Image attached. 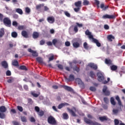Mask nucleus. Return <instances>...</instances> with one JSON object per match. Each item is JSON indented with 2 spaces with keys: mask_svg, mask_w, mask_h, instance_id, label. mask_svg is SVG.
<instances>
[{
  "mask_svg": "<svg viewBox=\"0 0 125 125\" xmlns=\"http://www.w3.org/2000/svg\"><path fill=\"white\" fill-rule=\"evenodd\" d=\"M81 10V8L78 7V8H75L74 9V10L75 12H79V11Z\"/></svg>",
  "mask_w": 125,
  "mask_h": 125,
  "instance_id": "69168bd1",
  "label": "nucleus"
},
{
  "mask_svg": "<svg viewBox=\"0 0 125 125\" xmlns=\"http://www.w3.org/2000/svg\"><path fill=\"white\" fill-rule=\"evenodd\" d=\"M61 87H63L64 89L65 90H67V91H72V89L71 87L68 86L67 85H61Z\"/></svg>",
  "mask_w": 125,
  "mask_h": 125,
  "instance_id": "a211bd4d",
  "label": "nucleus"
},
{
  "mask_svg": "<svg viewBox=\"0 0 125 125\" xmlns=\"http://www.w3.org/2000/svg\"><path fill=\"white\" fill-rule=\"evenodd\" d=\"M74 41H76V39H74L72 41L73 47L74 48H79V47L81 46V44L78 42H75Z\"/></svg>",
  "mask_w": 125,
  "mask_h": 125,
  "instance_id": "1a4fd4ad",
  "label": "nucleus"
},
{
  "mask_svg": "<svg viewBox=\"0 0 125 125\" xmlns=\"http://www.w3.org/2000/svg\"><path fill=\"white\" fill-rule=\"evenodd\" d=\"M99 119L101 121V122H104V121H108V118L105 116L100 117Z\"/></svg>",
  "mask_w": 125,
  "mask_h": 125,
  "instance_id": "bb28decb",
  "label": "nucleus"
},
{
  "mask_svg": "<svg viewBox=\"0 0 125 125\" xmlns=\"http://www.w3.org/2000/svg\"><path fill=\"white\" fill-rule=\"evenodd\" d=\"M76 26H77V27H79V28H82L83 27V24L82 23L80 24L79 22H76Z\"/></svg>",
  "mask_w": 125,
  "mask_h": 125,
  "instance_id": "4d7b16f0",
  "label": "nucleus"
},
{
  "mask_svg": "<svg viewBox=\"0 0 125 125\" xmlns=\"http://www.w3.org/2000/svg\"><path fill=\"white\" fill-rule=\"evenodd\" d=\"M85 35H86V36H88V38L90 40H92L94 38H93V35H92V34H91V32H90L89 31V30H88V29H87L85 31Z\"/></svg>",
  "mask_w": 125,
  "mask_h": 125,
  "instance_id": "0eeeda50",
  "label": "nucleus"
},
{
  "mask_svg": "<svg viewBox=\"0 0 125 125\" xmlns=\"http://www.w3.org/2000/svg\"><path fill=\"white\" fill-rule=\"evenodd\" d=\"M62 117L64 120H68V119H69V116L68 115V114H67V113H64L62 114Z\"/></svg>",
  "mask_w": 125,
  "mask_h": 125,
  "instance_id": "393cba45",
  "label": "nucleus"
},
{
  "mask_svg": "<svg viewBox=\"0 0 125 125\" xmlns=\"http://www.w3.org/2000/svg\"><path fill=\"white\" fill-rule=\"evenodd\" d=\"M14 80L13 78H10L7 80V83H13Z\"/></svg>",
  "mask_w": 125,
  "mask_h": 125,
  "instance_id": "603ef678",
  "label": "nucleus"
},
{
  "mask_svg": "<svg viewBox=\"0 0 125 125\" xmlns=\"http://www.w3.org/2000/svg\"><path fill=\"white\" fill-rule=\"evenodd\" d=\"M73 63L74 64H77V63H78V61L76 60H73L72 62H69V66L71 69H73Z\"/></svg>",
  "mask_w": 125,
  "mask_h": 125,
  "instance_id": "a878e982",
  "label": "nucleus"
},
{
  "mask_svg": "<svg viewBox=\"0 0 125 125\" xmlns=\"http://www.w3.org/2000/svg\"><path fill=\"white\" fill-rule=\"evenodd\" d=\"M47 21L50 23V24H53L54 22H55V19L54 18V17L51 16V17H48L47 18Z\"/></svg>",
  "mask_w": 125,
  "mask_h": 125,
  "instance_id": "9d476101",
  "label": "nucleus"
},
{
  "mask_svg": "<svg viewBox=\"0 0 125 125\" xmlns=\"http://www.w3.org/2000/svg\"><path fill=\"white\" fill-rule=\"evenodd\" d=\"M16 12H17V13H19V14H20L21 15L23 14V11L20 8H17L16 9Z\"/></svg>",
  "mask_w": 125,
  "mask_h": 125,
  "instance_id": "5701e85b",
  "label": "nucleus"
},
{
  "mask_svg": "<svg viewBox=\"0 0 125 125\" xmlns=\"http://www.w3.org/2000/svg\"><path fill=\"white\" fill-rule=\"evenodd\" d=\"M12 64H13V66H18V65H19L18 61H17V60H15L13 61Z\"/></svg>",
  "mask_w": 125,
  "mask_h": 125,
  "instance_id": "58836bf2",
  "label": "nucleus"
},
{
  "mask_svg": "<svg viewBox=\"0 0 125 125\" xmlns=\"http://www.w3.org/2000/svg\"><path fill=\"white\" fill-rule=\"evenodd\" d=\"M12 124L14 125H20V123H19V122H16V121H13Z\"/></svg>",
  "mask_w": 125,
  "mask_h": 125,
  "instance_id": "680f3d73",
  "label": "nucleus"
},
{
  "mask_svg": "<svg viewBox=\"0 0 125 125\" xmlns=\"http://www.w3.org/2000/svg\"><path fill=\"white\" fill-rule=\"evenodd\" d=\"M35 110L37 113H38V112L40 111V107L39 106H35Z\"/></svg>",
  "mask_w": 125,
  "mask_h": 125,
  "instance_id": "6e6d98bb",
  "label": "nucleus"
},
{
  "mask_svg": "<svg viewBox=\"0 0 125 125\" xmlns=\"http://www.w3.org/2000/svg\"><path fill=\"white\" fill-rule=\"evenodd\" d=\"M32 55L33 57H38L39 56V54L37 52V51H34L32 52Z\"/></svg>",
  "mask_w": 125,
  "mask_h": 125,
  "instance_id": "473e14b6",
  "label": "nucleus"
},
{
  "mask_svg": "<svg viewBox=\"0 0 125 125\" xmlns=\"http://www.w3.org/2000/svg\"><path fill=\"white\" fill-rule=\"evenodd\" d=\"M90 3L89 2V1L87 0H84L83 2V5H89V4Z\"/></svg>",
  "mask_w": 125,
  "mask_h": 125,
  "instance_id": "e433bc0d",
  "label": "nucleus"
},
{
  "mask_svg": "<svg viewBox=\"0 0 125 125\" xmlns=\"http://www.w3.org/2000/svg\"><path fill=\"white\" fill-rule=\"evenodd\" d=\"M64 79L67 82H71V81H75V76L73 75L70 74L69 78L65 77Z\"/></svg>",
  "mask_w": 125,
  "mask_h": 125,
  "instance_id": "9b49d317",
  "label": "nucleus"
},
{
  "mask_svg": "<svg viewBox=\"0 0 125 125\" xmlns=\"http://www.w3.org/2000/svg\"><path fill=\"white\" fill-rule=\"evenodd\" d=\"M74 71H76L77 73L80 72V68L78 67L77 66H75V68H73Z\"/></svg>",
  "mask_w": 125,
  "mask_h": 125,
  "instance_id": "3c124183",
  "label": "nucleus"
},
{
  "mask_svg": "<svg viewBox=\"0 0 125 125\" xmlns=\"http://www.w3.org/2000/svg\"><path fill=\"white\" fill-rule=\"evenodd\" d=\"M20 69H21V70H25V71H27V67H26V66L25 65H21Z\"/></svg>",
  "mask_w": 125,
  "mask_h": 125,
  "instance_id": "09e8293b",
  "label": "nucleus"
},
{
  "mask_svg": "<svg viewBox=\"0 0 125 125\" xmlns=\"http://www.w3.org/2000/svg\"><path fill=\"white\" fill-rule=\"evenodd\" d=\"M102 18L103 19H115V18H116V15H109L108 14H106L104 15Z\"/></svg>",
  "mask_w": 125,
  "mask_h": 125,
  "instance_id": "39448f33",
  "label": "nucleus"
},
{
  "mask_svg": "<svg viewBox=\"0 0 125 125\" xmlns=\"http://www.w3.org/2000/svg\"><path fill=\"white\" fill-rule=\"evenodd\" d=\"M107 87L106 86H104L103 89V92L105 94V95L106 96H109L110 95V91L107 90Z\"/></svg>",
  "mask_w": 125,
  "mask_h": 125,
  "instance_id": "6e6552de",
  "label": "nucleus"
},
{
  "mask_svg": "<svg viewBox=\"0 0 125 125\" xmlns=\"http://www.w3.org/2000/svg\"><path fill=\"white\" fill-rule=\"evenodd\" d=\"M1 64L2 67L4 68V69H7V68H8V64L7 63L6 61H2Z\"/></svg>",
  "mask_w": 125,
  "mask_h": 125,
  "instance_id": "dca6fc26",
  "label": "nucleus"
},
{
  "mask_svg": "<svg viewBox=\"0 0 125 125\" xmlns=\"http://www.w3.org/2000/svg\"><path fill=\"white\" fill-rule=\"evenodd\" d=\"M21 122L23 123H26L27 122V118L25 116H21Z\"/></svg>",
  "mask_w": 125,
  "mask_h": 125,
  "instance_id": "f704fd0d",
  "label": "nucleus"
},
{
  "mask_svg": "<svg viewBox=\"0 0 125 125\" xmlns=\"http://www.w3.org/2000/svg\"><path fill=\"white\" fill-rule=\"evenodd\" d=\"M31 95H33L34 97H39V95H40L39 94H38L35 93V92H33V91L31 92Z\"/></svg>",
  "mask_w": 125,
  "mask_h": 125,
  "instance_id": "ea45409f",
  "label": "nucleus"
},
{
  "mask_svg": "<svg viewBox=\"0 0 125 125\" xmlns=\"http://www.w3.org/2000/svg\"><path fill=\"white\" fill-rule=\"evenodd\" d=\"M112 112L114 115H116L119 113V109H113Z\"/></svg>",
  "mask_w": 125,
  "mask_h": 125,
  "instance_id": "49530a36",
  "label": "nucleus"
},
{
  "mask_svg": "<svg viewBox=\"0 0 125 125\" xmlns=\"http://www.w3.org/2000/svg\"><path fill=\"white\" fill-rule=\"evenodd\" d=\"M3 22L4 25L7 27H10L11 26V21L8 18H4Z\"/></svg>",
  "mask_w": 125,
  "mask_h": 125,
  "instance_id": "20e7f679",
  "label": "nucleus"
},
{
  "mask_svg": "<svg viewBox=\"0 0 125 125\" xmlns=\"http://www.w3.org/2000/svg\"><path fill=\"white\" fill-rule=\"evenodd\" d=\"M17 109L20 112H23V107L22 106L18 105L17 106Z\"/></svg>",
  "mask_w": 125,
  "mask_h": 125,
  "instance_id": "de8ad7c7",
  "label": "nucleus"
},
{
  "mask_svg": "<svg viewBox=\"0 0 125 125\" xmlns=\"http://www.w3.org/2000/svg\"><path fill=\"white\" fill-rule=\"evenodd\" d=\"M98 77V81L99 82H103L104 80V76L101 72H98L97 74Z\"/></svg>",
  "mask_w": 125,
  "mask_h": 125,
  "instance_id": "423d86ee",
  "label": "nucleus"
},
{
  "mask_svg": "<svg viewBox=\"0 0 125 125\" xmlns=\"http://www.w3.org/2000/svg\"><path fill=\"white\" fill-rule=\"evenodd\" d=\"M75 5L76 6V7H79L81 8V6H82V1L79 0L77 2H76L75 3Z\"/></svg>",
  "mask_w": 125,
  "mask_h": 125,
  "instance_id": "412c9836",
  "label": "nucleus"
},
{
  "mask_svg": "<svg viewBox=\"0 0 125 125\" xmlns=\"http://www.w3.org/2000/svg\"><path fill=\"white\" fill-rule=\"evenodd\" d=\"M58 41L57 40V39H53L52 40V43H53V44L55 46H56V43H57Z\"/></svg>",
  "mask_w": 125,
  "mask_h": 125,
  "instance_id": "c03bdc74",
  "label": "nucleus"
},
{
  "mask_svg": "<svg viewBox=\"0 0 125 125\" xmlns=\"http://www.w3.org/2000/svg\"><path fill=\"white\" fill-rule=\"evenodd\" d=\"M25 29H26V26L24 25H19L18 27V29H19L20 31L25 30Z\"/></svg>",
  "mask_w": 125,
  "mask_h": 125,
  "instance_id": "b1692460",
  "label": "nucleus"
},
{
  "mask_svg": "<svg viewBox=\"0 0 125 125\" xmlns=\"http://www.w3.org/2000/svg\"><path fill=\"white\" fill-rule=\"evenodd\" d=\"M58 68H59L60 70H63V69H64V67H63V65L60 64L58 65Z\"/></svg>",
  "mask_w": 125,
  "mask_h": 125,
  "instance_id": "8fccbe9b",
  "label": "nucleus"
},
{
  "mask_svg": "<svg viewBox=\"0 0 125 125\" xmlns=\"http://www.w3.org/2000/svg\"><path fill=\"white\" fill-rule=\"evenodd\" d=\"M25 12L27 14H30V13L31 12V9H30V8L29 7H26L25 8Z\"/></svg>",
  "mask_w": 125,
  "mask_h": 125,
  "instance_id": "79ce46f5",
  "label": "nucleus"
},
{
  "mask_svg": "<svg viewBox=\"0 0 125 125\" xmlns=\"http://www.w3.org/2000/svg\"><path fill=\"white\" fill-rule=\"evenodd\" d=\"M69 104L67 103H62L58 105V109H62L64 106H69Z\"/></svg>",
  "mask_w": 125,
  "mask_h": 125,
  "instance_id": "f3484780",
  "label": "nucleus"
},
{
  "mask_svg": "<svg viewBox=\"0 0 125 125\" xmlns=\"http://www.w3.org/2000/svg\"><path fill=\"white\" fill-rule=\"evenodd\" d=\"M104 102L105 103H108V102H109V100L108 99V98H106V97H105V98H104Z\"/></svg>",
  "mask_w": 125,
  "mask_h": 125,
  "instance_id": "052dcab7",
  "label": "nucleus"
},
{
  "mask_svg": "<svg viewBox=\"0 0 125 125\" xmlns=\"http://www.w3.org/2000/svg\"><path fill=\"white\" fill-rule=\"evenodd\" d=\"M36 60H37V61H38V62L39 63H42V62H43V61H42V58H41V57H37V58H36Z\"/></svg>",
  "mask_w": 125,
  "mask_h": 125,
  "instance_id": "4c0bfd02",
  "label": "nucleus"
},
{
  "mask_svg": "<svg viewBox=\"0 0 125 125\" xmlns=\"http://www.w3.org/2000/svg\"><path fill=\"white\" fill-rule=\"evenodd\" d=\"M88 66L91 67V69H93V70H97L98 69V66L94 64V63H89Z\"/></svg>",
  "mask_w": 125,
  "mask_h": 125,
  "instance_id": "f8f14e48",
  "label": "nucleus"
},
{
  "mask_svg": "<svg viewBox=\"0 0 125 125\" xmlns=\"http://www.w3.org/2000/svg\"><path fill=\"white\" fill-rule=\"evenodd\" d=\"M107 39L108 42H113V40H115V37L112 35H108L107 36Z\"/></svg>",
  "mask_w": 125,
  "mask_h": 125,
  "instance_id": "2eb2a0df",
  "label": "nucleus"
},
{
  "mask_svg": "<svg viewBox=\"0 0 125 125\" xmlns=\"http://www.w3.org/2000/svg\"><path fill=\"white\" fill-rule=\"evenodd\" d=\"M33 38V39H38L39 38V33L38 32H34Z\"/></svg>",
  "mask_w": 125,
  "mask_h": 125,
  "instance_id": "7c9ffc66",
  "label": "nucleus"
},
{
  "mask_svg": "<svg viewBox=\"0 0 125 125\" xmlns=\"http://www.w3.org/2000/svg\"><path fill=\"white\" fill-rule=\"evenodd\" d=\"M11 36H12V38H17L18 34H17V32L14 31V32H12Z\"/></svg>",
  "mask_w": 125,
  "mask_h": 125,
  "instance_id": "2f4dec72",
  "label": "nucleus"
},
{
  "mask_svg": "<svg viewBox=\"0 0 125 125\" xmlns=\"http://www.w3.org/2000/svg\"><path fill=\"white\" fill-rule=\"evenodd\" d=\"M84 121L87 125H101V124L97 123V122H93L92 121L87 119V118H84Z\"/></svg>",
  "mask_w": 125,
  "mask_h": 125,
  "instance_id": "7ed1b4c3",
  "label": "nucleus"
},
{
  "mask_svg": "<svg viewBox=\"0 0 125 125\" xmlns=\"http://www.w3.org/2000/svg\"><path fill=\"white\" fill-rule=\"evenodd\" d=\"M21 36L23 37V38H25L26 39H27L29 38V34H28V32L26 31V30H23L21 31Z\"/></svg>",
  "mask_w": 125,
  "mask_h": 125,
  "instance_id": "ddd939ff",
  "label": "nucleus"
},
{
  "mask_svg": "<svg viewBox=\"0 0 125 125\" xmlns=\"http://www.w3.org/2000/svg\"><path fill=\"white\" fill-rule=\"evenodd\" d=\"M38 115L40 117H42L44 115V112L42 110H41L39 112H38Z\"/></svg>",
  "mask_w": 125,
  "mask_h": 125,
  "instance_id": "c756f323",
  "label": "nucleus"
},
{
  "mask_svg": "<svg viewBox=\"0 0 125 125\" xmlns=\"http://www.w3.org/2000/svg\"><path fill=\"white\" fill-rule=\"evenodd\" d=\"M13 17L14 19H18V17H19V16L17 14H14L13 15Z\"/></svg>",
  "mask_w": 125,
  "mask_h": 125,
  "instance_id": "338daca9",
  "label": "nucleus"
},
{
  "mask_svg": "<svg viewBox=\"0 0 125 125\" xmlns=\"http://www.w3.org/2000/svg\"><path fill=\"white\" fill-rule=\"evenodd\" d=\"M110 68H111V70H112V71H116V70H118V66L115 65H112L110 67Z\"/></svg>",
  "mask_w": 125,
  "mask_h": 125,
  "instance_id": "cd10ccee",
  "label": "nucleus"
},
{
  "mask_svg": "<svg viewBox=\"0 0 125 125\" xmlns=\"http://www.w3.org/2000/svg\"><path fill=\"white\" fill-rule=\"evenodd\" d=\"M12 25H13V26H14L15 27H17V26H18V23L16 21H14L12 22Z\"/></svg>",
  "mask_w": 125,
  "mask_h": 125,
  "instance_id": "864d4df0",
  "label": "nucleus"
},
{
  "mask_svg": "<svg viewBox=\"0 0 125 125\" xmlns=\"http://www.w3.org/2000/svg\"><path fill=\"white\" fill-rule=\"evenodd\" d=\"M110 102L112 105H116V102H115V99L113 97H111L110 98Z\"/></svg>",
  "mask_w": 125,
  "mask_h": 125,
  "instance_id": "72a5a7b5",
  "label": "nucleus"
},
{
  "mask_svg": "<svg viewBox=\"0 0 125 125\" xmlns=\"http://www.w3.org/2000/svg\"><path fill=\"white\" fill-rule=\"evenodd\" d=\"M67 110L68 112L71 114V116H72L73 117H76L77 116L76 113L74 112V111H73V109H71L68 108Z\"/></svg>",
  "mask_w": 125,
  "mask_h": 125,
  "instance_id": "aec40b11",
  "label": "nucleus"
},
{
  "mask_svg": "<svg viewBox=\"0 0 125 125\" xmlns=\"http://www.w3.org/2000/svg\"><path fill=\"white\" fill-rule=\"evenodd\" d=\"M89 76L92 79H94V78H95V74H94V72L91 71L89 73Z\"/></svg>",
  "mask_w": 125,
  "mask_h": 125,
  "instance_id": "c85d7f7f",
  "label": "nucleus"
},
{
  "mask_svg": "<svg viewBox=\"0 0 125 125\" xmlns=\"http://www.w3.org/2000/svg\"><path fill=\"white\" fill-rule=\"evenodd\" d=\"M105 63L106 65H113V61L110 59H105Z\"/></svg>",
  "mask_w": 125,
  "mask_h": 125,
  "instance_id": "6ab92c4d",
  "label": "nucleus"
},
{
  "mask_svg": "<svg viewBox=\"0 0 125 125\" xmlns=\"http://www.w3.org/2000/svg\"><path fill=\"white\" fill-rule=\"evenodd\" d=\"M46 44L48 46H52V42H51L50 41L47 42H46Z\"/></svg>",
  "mask_w": 125,
  "mask_h": 125,
  "instance_id": "13d9d810",
  "label": "nucleus"
},
{
  "mask_svg": "<svg viewBox=\"0 0 125 125\" xmlns=\"http://www.w3.org/2000/svg\"><path fill=\"white\" fill-rule=\"evenodd\" d=\"M73 31L75 33H78L79 32V29L78 28V25H75L73 28Z\"/></svg>",
  "mask_w": 125,
  "mask_h": 125,
  "instance_id": "a19ab883",
  "label": "nucleus"
},
{
  "mask_svg": "<svg viewBox=\"0 0 125 125\" xmlns=\"http://www.w3.org/2000/svg\"><path fill=\"white\" fill-rule=\"evenodd\" d=\"M90 90H91V91H95V90H96V88L93 86H91L90 87Z\"/></svg>",
  "mask_w": 125,
  "mask_h": 125,
  "instance_id": "e2e57ef3",
  "label": "nucleus"
},
{
  "mask_svg": "<svg viewBox=\"0 0 125 125\" xmlns=\"http://www.w3.org/2000/svg\"><path fill=\"white\" fill-rule=\"evenodd\" d=\"M119 124H120V122L119 121V120L118 119H115L114 120V125H119Z\"/></svg>",
  "mask_w": 125,
  "mask_h": 125,
  "instance_id": "5fc2aeb1",
  "label": "nucleus"
},
{
  "mask_svg": "<svg viewBox=\"0 0 125 125\" xmlns=\"http://www.w3.org/2000/svg\"><path fill=\"white\" fill-rule=\"evenodd\" d=\"M44 5L43 4H40L36 5V8L37 10H39V9H41V8H42V6H43Z\"/></svg>",
  "mask_w": 125,
  "mask_h": 125,
  "instance_id": "c9c22d12",
  "label": "nucleus"
},
{
  "mask_svg": "<svg viewBox=\"0 0 125 125\" xmlns=\"http://www.w3.org/2000/svg\"><path fill=\"white\" fill-rule=\"evenodd\" d=\"M92 40L93 42H94V43H96V44L97 46H98V47H100V46H101V43H100V42H99V41H98V40H97V39L93 38Z\"/></svg>",
  "mask_w": 125,
  "mask_h": 125,
  "instance_id": "4468645a",
  "label": "nucleus"
},
{
  "mask_svg": "<svg viewBox=\"0 0 125 125\" xmlns=\"http://www.w3.org/2000/svg\"><path fill=\"white\" fill-rule=\"evenodd\" d=\"M30 121L31 122V123H35V122H36V119H35L34 117H31Z\"/></svg>",
  "mask_w": 125,
  "mask_h": 125,
  "instance_id": "0e129e2a",
  "label": "nucleus"
},
{
  "mask_svg": "<svg viewBox=\"0 0 125 125\" xmlns=\"http://www.w3.org/2000/svg\"><path fill=\"white\" fill-rule=\"evenodd\" d=\"M6 107L4 106H0V119H5V112H6Z\"/></svg>",
  "mask_w": 125,
  "mask_h": 125,
  "instance_id": "f257e3e1",
  "label": "nucleus"
},
{
  "mask_svg": "<svg viewBox=\"0 0 125 125\" xmlns=\"http://www.w3.org/2000/svg\"><path fill=\"white\" fill-rule=\"evenodd\" d=\"M54 56L52 55L51 57L49 58V62H50V61H52V60H54Z\"/></svg>",
  "mask_w": 125,
  "mask_h": 125,
  "instance_id": "bf43d9fd",
  "label": "nucleus"
},
{
  "mask_svg": "<svg viewBox=\"0 0 125 125\" xmlns=\"http://www.w3.org/2000/svg\"><path fill=\"white\" fill-rule=\"evenodd\" d=\"M83 47L85 49H88V45H87V43L85 42L83 43Z\"/></svg>",
  "mask_w": 125,
  "mask_h": 125,
  "instance_id": "37998d69",
  "label": "nucleus"
},
{
  "mask_svg": "<svg viewBox=\"0 0 125 125\" xmlns=\"http://www.w3.org/2000/svg\"><path fill=\"white\" fill-rule=\"evenodd\" d=\"M48 123L50 125H57V121L55 120V118L52 116H50L47 119Z\"/></svg>",
  "mask_w": 125,
  "mask_h": 125,
  "instance_id": "f03ea898",
  "label": "nucleus"
},
{
  "mask_svg": "<svg viewBox=\"0 0 125 125\" xmlns=\"http://www.w3.org/2000/svg\"><path fill=\"white\" fill-rule=\"evenodd\" d=\"M6 76H11V72L9 70H7L6 72Z\"/></svg>",
  "mask_w": 125,
  "mask_h": 125,
  "instance_id": "774afa93",
  "label": "nucleus"
},
{
  "mask_svg": "<svg viewBox=\"0 0 125 125\" xmlns=\"http://www.w3.org/2000/svg\"><path fill=\"white\" fill-rule=\"evenodd\" d=\"M4 28H2L0 29V38H2L3 36H4Z\"/></svg>",
  "mask_w": 125,
  "mask_h": 125,
  "instance_id": "4be33fe9",
  "label": "nucleus"
},
{
  "mask_svg": "<svg viewBox=\"0 0 125 125\" xmlns=\"http://www.w3.org/2000/svg\"><path fill=\"white\" fill-rule=\"evenodd\" d=\"M64 14H65V15H66L67 17H71V14H70L69 12H68V11H64Z\"/></svg>",
  "mask_w": 125,
  "mask_h": 125,
  "instance_id": "a18cd8bd",
  "label": "nucleus"
}]
</instances>
